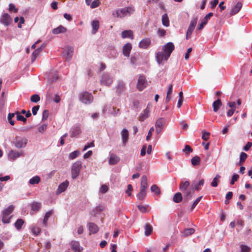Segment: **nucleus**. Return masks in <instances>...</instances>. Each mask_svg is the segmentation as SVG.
Listing matches in <instances>:
<instances>
[{
    "instance_id": "37",
    "label": "nucleus",
    "mask_w": 252,
    "mask_h": 252,
    "mask_svg": "<svg viewBox=\"0 0 252 252\" xmlns=\"http://www.w3.org/2000/svg\"><path fill=\"white\" fill-rule=\"evenodd\" d=\"M220 177H221L220 175L217 174L211 183V186L213 187H217L218 185V183L220 182Z\"/></svg>"
},
{
    "instance_id": "51",
    "label": "nucleus",
    "mask_w": 252,
    "mask_h": 252,
    "mask_svg": "<svg viewBox=\"0 0 252 252\" xmlns=\"http://www.w3.org/2000/svg\"><path fill=\"white\" fill-rule=\"evenodd\" d=\"M40 100V97L38 94H33L31 97V101L33 102L37 103Z\"/></svg>"
},
{
    "instance_id": "33",
    "label": "nucleus",
    "mask_w": 252,
    "mask_h": 252,
    "mask_svg": "<svg viewBox=\"0 0 252 252\" xmlns=\"http://www.w3.org/2000/svg\"><path fill=\"white\" fill-rule=\"evenodd\" d=\"M195 232L194 229L192 228L185 229L182 232V235L184 237L188 236Z\"/></svg>"
},
{
    "instance_id": "19",
    "label": "nucleus",
    "mask_w": 252,
    "mask_h": 252,
    "mask_svg": "<svg viewBox=\"0 0 252 252\" xmlns=\"http://www.w3.org/2000/svg\"><path fill=\"white\" fill-rule=\"evenodd\" d=\"M184 196V201L188 202L192 197L193 191L190 189H188L183 191Z\"/></svg>"
},
{
    "instance_id": "31",
    "label": "nucleus",
    "mask_w": 252,
    "mask_h": 252,
    "mask_svg": "<svg viewBox=\"0 0 252 252\" xmlns=\"http://www.w3.org/2000/svg\"><path fill=\"white\" fill-rule=\"evenodd\" d=\"M164 119L163 118H159L156 122L155 127L163 128L164 124Z\"/></svg>"
},
{
    "instance_id": "4",
    "label": "nucleus",
    "mask_w": 252,
    "mask_h": 252,
    "mask_svg": "<svg viewBox=\"0 0 252 252\" xmlns=\"http://www.w3.org/2000/svg\"><path fill=\"white\" fill-rule=\"evenodd\" d=\"M93 96L91 93L87 92L81 93L79 95V99L85 104H89L93 101Z\"/></svg>"
},
{
    "instance_id": "22",
    "label": "nucleus",
    "mask_w": 252,
    "mask_h": 252,
    "mask_svg": "<svg viewBox=\"0 0 252 252\" xmlns=\"http://www.w3.org/2000/svg\"><path fill=\"white\" fill-rule=\"evenodd\" d=\"M204 180L202 179H200L198 182H194L192 183L193 189L196 190H199L200 188V186H202L204 185Z\"/></svg>"
},
{
    "instance_id": "41",
    "label": "nucleus",
    "mask_w": 252,
    "mask_h": 252,
    "mask_svg": "<svg viewBox=\"0 0 252 252\" xmlns=\"http://www.w3.org/2000/svg\"><path fill=\"white\" fill-rule=\"evenodd\" d=\"M191 162L193 166L198 165L200 162V158L198 156H195L191 158Z\"/></svg>"
},
{
    "instance_id": "55",
    "label": "nucleus",
    "mask_w": 252,
    "mask_h": 252,
    "mask_svg": "<svg viewBox=\"0 0 252 252\" xmlns=\"http://www.w3.org/2000/svg\"><path fill=\"white\" fill-rule=\"evenodd\" d=\"M108 190V187L106 185H103L101 186L99 189V191L102 193H106Z\"/></svg>"
},
{
    "instance_id": "34",
    "label": "nucleus",
    "mask_w": 252,
    "mask_h": 252,
    "mask_svg": "<svg viewBox=\"0 0 252 252\" xmlns=\"http://www.w3.org/2000/svg\"><path fill=\"white\" fill-rule=\"evenodd\" d=\"M116 88L118 93H121L125 90V84L123 82H119Z\"/></svg>"
},
{
    "instance_id": "13",
    "label": "nucleus",
    "mask_w": 252,
    "mask_h": 252,
    "mask_svg": "<svg viewBox=\"0 0 252 252\" xmlns=\"http://www.w3.org/2000/svg\"><path fill=\"white\" fill-rule=\"evenodd\" d=\"M104 209L105 207L103 206L98 205L96 206L90 212V214L94 217H95L97 214H100Z\"/></svg>"
},
{
    "instance_id": "17",
    "label": "nucleus",
    "mask_w": 252,
    "mask_h": 252,
    "mask_svg": "<svg viewBox=\"0 0 252 252\" xmlns=\"http://www.w3.org/2000/svg\"><path fill=\"white\" fill-rule=\"evenodd\" d=\"M68 186V182L66 181L60 184L57 190V194H59L64 191Z\"/></svg>"
},
{
    "instance_id": "45",
    "label": "nucleus",
    "mask_w": 252,
    "mask_h": 252,
    "mask_svg": "<svg viewBox=\"0 0 252 252\" xmlns=\"http://www.w3.org/2000/svg\"><path fill=\"white\" fill-rule=\"evenodd\" d=\"M41 52V48H37V49L35 50L33 52L32 54V61L33 62H34L39 54Z\"/></svg>"
},
{
    "instance_id": "3",
    "label": "nucleus",
    "mask_w": 252,
    "mask_h": 252,
    "mask_svg": "<svg viewBox=\"0 0 252 252\" xmlns=\"http://www.w3.org/2000/svg\"><path fill=\"white\" fill-rule=\"evenodd\" d=\"M82 168V163L80 161H77L74 162L71 168V178L75 179L79 176L81 169Z\"/></svg>"
},
{
    "instance_id": "50",
    "label": "nucleus",
    "mask_w": 252,
    "mask_h": 252,
    "mask_svg": "<svg viewBox=\"0 0 252 252\" xmlns=\"http://www.w3.org/2000/svg\"><path fill=\"white\" fill-rule=\"evenodd\" d=\"M183 152L185 153L187 155H188L189 153L192 152V149L190 146L186 145L185 146V148L183 149Z\"/></svg>"
},
{
    "instance_id": "36",
    "label": "nucleus",
    "mask_w": 252,
    "mask_h": 252,
    "mask_svg": "<svg viewBox=\"0 0 252 252\" xmlns=\"http://www.w3.org/2000/svg\"><path fill=\"white\" fill-rule=\"evenodd\" d=\"M144 228H145V232H144L145 235L146 236L150 235L153 231L152 226L150 224L147 223L145 225Z\"/></svg>"
},
{
    "instance_id": "40",
    "label": "nucleus",
    "mask_w": 252,
    "mask_h": 252,
    "mask_svg": "<svg viewBox=\"0 0 252 252\" xmlns=\"http://www.w3.org/2000/svg\"><path fill=\"white\" fill-rule=\"evenodd\" d=\"M146 195V189H140L139 192L137 194V197L139 200H143Z\"/></svg>"
},
{
    "instance_id": "8",
    "label": "nucleus",
    "mask_w": 252,
    "mask_h": 252,
    "mask_svg": "<svg viewBox=\"0 0 252 252\" xmlns=\"http://www.w3.org/2000/svg\"><path fill=\"white\" fill-rule=\"evenodd\" d=\"M147 81L145 77L143 75H140L138 79L137 84V89L141 91L143 90L147 86Z\"/></svg>"
},
{
    "instance_id": "58",
    "label": "nucleus",
    "mask_w": 252,
    "mask_h": 252,
    "mask_svg": "<svg viewBox=\"0 0 252 252\" xmlns=\"http://www.w3.org/2000/svg\"><path fill=\"white\" fill-rule=\"evenodd\" d=\"M154 130H155V128L154 127H152L150 128V129L149 130V132L148 133V135L146 138V139L147 141H149L150 139L151 136L152 135V132L154 131Z\"/></svg>"
},
{
    "instance_id": "62",
    "label": "nucleus",
    "mask_w": 252,
    "mask_h": 252,
    "mask_svg": "<svg viewBox=\"0 0 252 252\" xmlns=\"http://www.w3.org/2000/svg\"><path fill=\"white\" fill-rule=\"evenodd\" d=\"M14 10L15 13L17 12L18 9L15 7V5L14 4L10 3L9 4V11Z\"/></svg>"
},
{
    "instance_id": "30",
    "label": "nucleus",
    "mask_w": 252,
    "mask_h": 252,
    "mask_svg": "<svg viewBox=\"0 0 252 252\" xmlns=\"http://www.w3.org/2000/svg\"><path fill=\"white\" fill-rule=\"evenodd\" d=\"M93 28L92 33L95 34L99 29V24L97 20H94L92 23Z\"/></svg>"
},
{
    "instance_id": "24",
    "label": "nucleus",
    "mask_w": 252,
    "mask_h": 252,
    "mask_svg": "<svg viewBox=\"0 0 252 252\" xmlns=\"http://www.w3.org/2000/svg\"><path fill=\"white\" fill-rule=\"evenodd\" d=\"M81 132V129L80 126H75L73 127L70 132V136L72 137H75Z\"/></svg>"
},
{
    "instance_id": "53",
    "label": "nucleus",
    "mask_w": 252,
    "mask_h": 252,
    "mask_svg": "<svg viewBox=\"0 0 252 252\" xmlns=\"http://www.w3.org/2000/svg\"><path fill=\"white\" fill-rule=\"evenodd\" d=\"M100 3L99 0H94L91 3L90 6L91 8H94L99 6Z\"/></svg>"
},
{
    "instance_id": "12",
    "label": "nucleus",
    "mask_w": 252,
    "mask_h": 252,
    "mask_svg": "<svg viewBox=\"0 0 252 252\" xmlns=\"http://www.w3.org/2000/svg\"><path fill=\"white\" fill-rule=\"evenodd\" d=\"M121 134L123 145L126 146L128 139V131L126 128H124L121 131Z\"/></svg>"
},
{
    "instance_id": "32",
    "label": "nucleus",
    "mask_w": 252,
    "mask_h": 252,
    "mask_svg": "<svg viewBox=\"0 0 252 252\" xmlns=\"http://www.w3.org/2000/svg\"><path fill=\"white\" fill-rule=\"evenodd\" d=\"M53 210H50L46 213L45 217L44 218V219L43 220V225L44 226H46L48 220V219L51 216V215L53 214Z\"/></svg>"
},
{
    "instance_id": "15",
    "label": "nucleus",
    "mask_w": 252,
    "mask_h": 252,
    "mask_svg": "<svg viewBox=\"0 0 252 252\" xmlns=\"http://www.w3.org/2000/svg\"><path fill=\"white\" fill-rule=\"evenodd\" d=\"M131 49L132 46L130 43H127L126 44L123 48V53L124 55L126 57H129Z\"/></svg>"
},
{
    "instance_id": "10",
    "label": "nucleus",
    "mask_w": 252,
    "mask_h": 252,
    "mask_svg": "<svg viewBox=\"0 0 252 252\" xmlns=\"http://www.w3.org/2000/svg\"><path fill=\"white\" fill-rule=\"evenodd\" d=\"M73 50V48L70 46H67L65 48L63 52V56L66 61H69L72 57Z\"/></svg>"
},
{
    "instance_id": "28",
    "label": "nucleus",
    "mask_w": 252,
    "mask_h": 252,
    "mask_svg": "<svg viewBox=\"0 0 252 252\" xmlns=\"http://www.w3.org/2000/svg\"><path fill=\"white\" fill-rule=\"evenodd\" d=\"M222 103L220 99H218L213 103V111L215 112H217L220 107L221 106Z\"/></svg>"
},
{
    "instance_id": "43",
    "label": "nucleus",
    "mask_w": 252,
    "mask_h": 252,
    "mask_svg": "<svg viewBox=\"0 0 252 252\" xmlns=\"http://www.w3.org/2000/svg\"><path fill=\"white\" fill-rule=\"evenodd\" d=\"M40 181V177L38 176H35L30 180L29 183L31 185H35L38 184Z\"/></svg>"
},
{
    "instance_id": "25",
    "label": "nucleus",
    "mask_w": 252,
    "mask_h": 252,
    "mask_svg": "<svg viewBox=\"0 0 252 252\" xmlns=\"http://www.w3.org/2000/svg\"><path fill=\"white\" fill-rule=\"evenodd\" d=\"M66 32V29L61 25L59 26L58 28H55L52 30V32L53 34H57L61 33H64Z\"/></svg>"
},
{
    "instance_id": "54",
    "label": "nucleus",
    "mask_w": 252,
    "mask_h": 252,
    "mask_svg": "<svg viewBox=\"0 0 252 252\" xmlns=\"http://www.w3.org/2000/svg\"><path fill=\"white\" fill-rule=\"evenodd\" d=\"M202 196L198 197L193 203L192 204V206L190 208V211H192L194 208L196 207V206L197 205V204L199 203V202L200 201Z\"/></svg>"
},
{
    "instance_id": "6",
    "label": "nucleus",
    "mask_w": 252,
    "mask_h": 252,
    "mask_svg": "<svg viewBox=\"0 0 252 252\" xmlns=\"http://www.w3.org/2000/svg\"><path fill=\"white\" fill-rule=\"evenodd\" d=\"M113 82V77L108 73H104L100 80V84L107 86L111 85Z\"/></svg>"
},
{
    "instance_id": "42",
    "label": "nucleus",
    "mask_w": 252,
    "mask_h": 252,
    "mask_svg": "<svg viewBox=\"0 0 252 252\" xmlns=\"http://www.w3.org/2000/svg\"><path fill=\"white\" fill-rule=\"evenodd\" d=\"M41 207V203L34 202L32 204V210L34 212L38 211Z\"/></svg>"
},
{
    "instance_id": "11",
    "label": "nucleus",
    "mask_w": 252,
    "mask_h": 252,
    "mask_svg": "<svg viewBox=\"0 0 252 252\" xmlns=\"http://www.w3.org/2000/svg\"><path fill=\"white\" fill-rule=\"evenodd\" d=\"M70 252H81L82 250V248L80 247L79 243L77 241H71L70 242Z\"/></svg>"
},
{
    "instance_id": "63",
    "label": "nucleus",
    "mask_w": 252,
    "mask_h": 252,
    "mask_svg": "<svg viewBox=\"0 0 252 252\" xmlns=\"http://www.w3.org/2000/svg\"><path fill=\"white\" fill-rule=\"evenodd\" d=\"M166 31L164 29H159L158 31V34L160 36H164L165 35Z\"/></svg>"
},
{
    "instance_id": "2",
    "label": "nucleus",
    "mask_w": 252,
    "mask_h": 252,
    "mask_svg": "<svg viewBox=\"0 0 252 252\" xmlns=\"http://www.w3.org/2000/svg\"><path fill=\"white\" fill-rule=\"evenodd\" d=\"M134 10V8L133 6H128L119 9L115 12V13H113V14L114 16L123 18L126 16L132 14Z\"/></svg>"
},
{
    "instance_id": "38",
    "label": "nucleus",
    "mask_w": 252,
    "mask_h": 252,
    "mask_svg": "<svg viewBox=\"0 0 252 252\" xmlns=\"http://www.w3.org/2000/svg\"><path fill=\"white\" fill-rule=\"evenodd\" d=\"M162 23L165 27L169 26V20L166 13L164 14L162 16Z\"/></svg>"
},
{
    "instance_id": "39",
    "label": "nucleus",
    "mask_w": 252,
    "mask_h": 252,
    "mask_svg": "<svg viewBox=\"0 0 252 252\" xmlns=\"http://www.w3.org/2000/svg\"><path fill=\"white\" fill-rule=\"evenodd\" d=\"M183 199L182 194L180 192L175 193L173 196V200L175 203L180 202Z\"/></svg>"
},
{
    "instance_id": "48",
    "label": "nucleus",
    "mask_w": 252,
    "mask_h": 252,
    "mask_svg": "<svg viewBox=\"0 0 252 252\" xmlns=\"http://www.w3.org/2000/svg\"><path fill=\"white\" fill-rule=\"evenodd\" d=\"M247 158V154H246L245 153H244V152H242L241 153L240 156V161H239L240 164H242L245 161V160Z\"/></svg>"
},
{
    "instance_id": "27",
    "label": "nucleus",
    "mask_w": 252,
    "mask_h": 252,
    "mask_svg": "<svg viewBox=\"0 0 252 252\" xmlns=\"http://www.w3.org/2000/svg\"><path fill=\"white\" fill-rule=\"evenodd\" d=\"M189 181L181 182L179 185V189L182 191H184L188 190V188L189 186Z\"/></svg>"
},
{
    "instance_id": "61",
    "label": "nucleus",
    "mask_w": 252,
    "mask_h": 252,
    "mask_svg": "<svg viewBox=\"0 0 252 252\" xmlns=\"http://www.w3.org/2000/svg\"><path fill=\"white\" fill-rule=\"evenodd\" d=\"M32 232L34 235H37L40 232V229L38 227L34 226L32 229Z\"/></svg>"
},
{
    "instance_id": "23",
    "label": "nucleus",
    "mask_w": 252,
    "mask_h": 252,
    "mask_svg": "<svg viewBox=\"0 0 252 252\" xmlns=\"http://www.w3.org/2000/svg\"><path fill=\"white\" fill-rule=\"evenodd\" d=\"M120 160V158L115 154H111L110 155L109 163L110 164H115L117 163Z\"/></svg>"
},
{
    "instance_id": "59",
    "label": "nucleus",
    "mask_w": 252,
    "mask_h": 252,
    "mask_svg": "<svg viewBox=\"0 0 252 252\" xmlns=\"http://www.w3.org/2000/svg\"><path fill=\"white\" fill-rule=\"evenodd\" d=\"M210 134V133L208 132L203 131L202 135V138L204 140L207 141L209 138Z\"/></svg>"
},
{
    "instance_id": "60",
    "label": "nucleus",
    "mask_w": 252,
    "mask_h": 252,
    "mask_svg": "<svg viewBox=\"0 0 252 252\" xmlns=\"http://www.w3.org/2000/svg\"><path fill=\"white\" fill-rule=\"evenodd\" d=\"M239 178V176L238 174H234L232 176V180L230 182L231 185H233L234 183L238 180Z\"/></svg>"
},
{
    "instance_id": "57",
    "label": "nucleus",
    "mask_w": 252,
    "mask_h": 252,
    "mask_svg": "<svg viewBox=\"0 0 252 252\" xmlns=\"http://www.w3.org/2000/svg\"><path fill=\"white\" fill-rule=\"evenodd\" d=\"M251 249L250 247L246 245H242L241 246V252H250Z\"/></svg>"
},
{
    "instance_id": "44",
    "label": "nucleus",
    "mask_w": 252,
    "mask_h": 252,
    "mask_svg": "<svg viewBox=\"0 0 252 252\" xmlns=\"http://www.w3.org/2000/svg\"><path fill=\"white\" fill-rule=\"evenodd\" d=\"M24 221L22 219H18L15 222V226L17 230H20L23 224H24Z\"/></svg>"
},
{
    "instance_id": "49",
    "label": "nucleus",
    "mask_w": 252,
    "mask_h": 252,
    "mask_svg": "<svg viewBox=\"0 0 252 252\" xmlns=\"http://www.w3.org/2000/svg\"><path fill=\"white\" fill-rule=\"evenodd\" d=\"M80 152L78 150L75 151L71 153H70L69 155V158L71 159H73L76 157H78V156L79 155Z\"/></svg>"
},
{
    "instance_id": "56",
    "label": "nucleus",
    "mask_w": 252,
    "mask_h": 252,
    "mask_svg": "<svg viewBox=\"0 0 252 252\" xmlns=\"http://www.w3.org/2000/svg\"><path fill=\"white\" fill-rule=\"evenodd\" d=\"M49 116V112L47 110H44L42 113V120L43 121L46 120Z\"/></svg>"
},
{
    "instance_id": "46",
    "label": "nucleus",
    "mask_w": 252,
    "mask_h": 252,
    "mask_svg": "<svg viewBox=\"0 0 252 252\" xmlns=\"http://www.w3.org/2000/svg\"><path fill=\"white\" fill-rule=\"evenodd\" d=\"M15 114L16 115L17 120L18 121H21L23 122L24 123H26L27 122V119L23 116L21 115V113L19 111H16L15 112Z\"/></svg>"
},
{
    "instance_id": "16",
    "label": "nucleus",
    "mask_w": 252,
    "mask_h": 252,
    "mask_svg": "<svg viewBox=\"0 0 252 252\" xmlns=\"http://www.w3.org/2000/svg\"><path fill=\"white\" fill-rule=\"evenodd\" d=\"M151 43V40L149 38L142 39L139 43V46L140 48L146 49Z\"/></svg>"
},
{
    "instance_id": "52",
    "label": "nucleus",
    "mask_w": 252,
    "mask_h": 252,
    "mask_svg": "<svg viewBox=\"0 0 252 252\" xmlns=\"http://www.w3.org/2000/svg\"><path fill=\"white\" fill-rule=\"evenodd\" d=\"M197 20H198V19L197 17L192 18L190 21L189 27L194 29V28L196 25Z\"/></svg>"
},
{
    "instance_id": "20",
    "label": "nucleus",
    "mask_w": 252,
    "mask_h": 252,
    "mask_svg": "<svg viewBox=\"0 0 252 252\" xmlns=\"http://www.w3.org/2000/svg\"><path fill=\"white\" fill-rule=\"evenodd\" d=\"M21 155L22 154L21 153H19L15 151L11 150L8 154V158L10 159H14L20 157Z\"/></svg>"
},
{
    "instance_id": "9",
    "label": "nucleus",
    "mask_w": 252,
    "mask_h": 252,
    "mask_svg": "<svg viewBox=\"0 0 252 252\" xmlns=\"http://www.w3.org/2000/svg\"><path fill=\"white\" fill-rule=\"evenodd\" d=\"M12 22V18L7 13H3L0 18V22L5 26H9Z\"/></svg>"
},
{
    "instance_id": "21",
    "label": "nucleus",
    "mask_w": 252,
    "mask_h": 252,
    "mask_svg": "<svg viewBox=\"0 0 252 252\" xmlns=\"http://www.w3.org/2000/svg\"><path fill=\"white\" fill-rule=\"evenodd\" d=\"M122 37L123 38H129L131 39L133 38L132 32L131 30H125L122 32Z\"/></svg>"
},
{
    "instance_id": "5",
    "label": "nucleus",
    "mask_w": 252,
    "mask_h": 252,
    "mask_svg": "<svg viewBox=\"0 0 252 252\" xmlns=\"http://www.w3.org/2000/svg\"><path fill=\"white\" fill-rule=\"evenodd\" d=\"M14 208V206L11 205L8 206L7 208L5 209L2 211V221L3 223H8L10 222V217H9L8 216L13 211Z\"/></svg>"
},
{
    "instance_id": "35",
    "label": "nucleus",
    "mask_w": 252,
    "mask_h": 252,
    "mask_svg": "<svg viewBox=\"0 0 252 252\" xmlns=\"http://www.w3.org/2000/svg\"><path fill=\"white\" fill-rule=\"evenodd\" d=\"M150 111L148 110H144L139 117V121L143 122L149 116Z\"/></svg>"
},
{
    "instance_id": "14",
    "label": "nucleus",
    "mask_w": 252,
    "mask_h": 252,
    "mask_svg": "<svg viewBox=\"0 0 252 252\" xmlns=\"http://www.w3.org/2000/svg\"><path fill=\"white\" fill-rule=\"evenodd\" d=\"M213 15V13L210 12L208 14H207L205 17L204 18L202 22L201 23V24L199 25V26L198 28V30H201L204 26L206 25L207 23L208 20L210 19V18Z\"/></svg>"
},
{
    "instance_id": "64",
    "label": "nucleus",
    "mask_w": 252,
    "mask_h": 252,
    "mask_svg": "<svg viewBox=\"0 0 252 252\" xmlns=\"http://www.w3.org/2000/svg\"><path fill=\"white\" fill-rule=\"evenodd\" d=\"M132 191V187L131 185L129 184L127 186V190H126V194H127V195L128 196H130L131 194Z\"/></svg>"
},
{
    "instance_id": "18",
    "label": "nucleus",
    "mask_w": 252,
    "mask_h": 252,
    "mask_svg": "<svg viewBox=\"0 0 252 252\" xmlns=\"http://www.w3.org/2000/svg\"><path fill=\"white\" fill-rule=\"evenodd\" d=\"M242 7V4L241 2H238L236 5L233 7V8L231 9L230 14L231 16L234 15L236 14H237L241 9Z\"/></svg>"
},
{
    "instance_id": "29",
    "label": "nucleus",
    "mask_w": 252,
    "mask_h": 252,
    "mask_svg": "<svg viewBox=\"0 0 252 252\" xmlns=\"http://www.w3.org/2000/svg\"><path fill=\"white\" fill-rule=\"evenodd\" d=\"M88 226L90 231L92 233H95L98 230L97 226L94 223H89Z\"/></svg>"
},
{
    "instance_id": "47",
    "label": "nucleus",
    "mask_w": 252,
    "mask_h": 252,
    "mask_svg": "<svg viewBox=\"0 0 252 252\" xmlns=\"http://www.w3.org/2000/svg\"><path fill=\"white\" fill-rule=\"evenodd\" d=\"M151 191L154 192L157 195H159L160 193L159 188L156 185H154L151 187Z\"/></svg>"
},
{
    "instance_id": "1",
    "label": "nucleus",
    "mask_w": 252,
    "mask_h": 252,
    "mask_svg": "<svg viewBox=\"0 0 252 252\" xmlns=\"http://www.w3.org/2000/svg\"><path fill=\"white\" fill-rule=\"evenodd\" d=\"M174 48V44L171 42L163 45L162 47V51L157 53L156 59L158 64H161L163 61H167Z\"/></svg>"
},
{
    "instance_id": "7",
    "label": "nucleus",
    "mask_w": 252,
    "mask_h": 252,
    "mask_svg": "<svg viewBox=\"0 0 252 252\" xmlns=\"http://www.w3.org/2000/svg\"><path fill=\"white\" fill-rule=\"evenodd\" d=\"M27 143V140L25 138L16 137L13 142L14 146L17 148H24Z\"/></svg>"
},
{
    "instance_id": "26",
    "label": "nucleus",
    "mask_w": 252,
    "mask_h": 252,
    "mask_svg": "<svg viewBox=\"0 0 252 252\" xmlns=\"http://www.w3.org/2000/svg\"><path fill=\"white\" fill-rule=\"evenodd\" d=\"M148 187L147 178L145 175L142 176L141 178L140 189H146Z\"/></svg>"
}]
</instances>
